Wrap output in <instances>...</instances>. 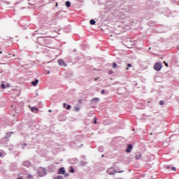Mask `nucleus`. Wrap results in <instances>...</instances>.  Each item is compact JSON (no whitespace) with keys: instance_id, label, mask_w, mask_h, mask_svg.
<instances>
[{"instance_id":"nucleus-1","label":"nucleus","mask_w":179,"mask_h":179,"mask_svg":"<svg viewBox=\"0 0 179 179\" xmlns=\"http://www.w3.org/2000/svg\"><path fill=\"white\" fill-rule=\"evenodd\" d=\"M111 170H113V168H110L107 171V173L108 174H109V176H114L115 175V173H124V171H111Z\"/></svg>"},{"instance_id":"nucleus-2","label":"nucleus","mask_w":179,"mask_h":179,"mask_svg":"<svg viewBox=\"0 0 179 179\" xmlns=\"http://www.w3.org/2000/svg\"><path fill=\"white\" fill-rule=\"evenodd\" d=\"M58 64L60 65V66H66V64H65V62L63 59L58 60Z\"/></svg>"},{"instance_id":"nucleus-3","label":"nucleus","mask_w":179,"mask_h":179,"mask_svg":"<svg viewBox=\"0 0 179 179\" xmlns=\"http://www.w3.org/2000/svg\"><path fill=\"white\" fill-rule=\"evenodd\" d=\"M132 148H133L132 145L131 144H129L127 145V148L126 150L127 153H130V152L132 150Z\"/></svg>"},{"instance_id":"nucleus-4","label":"nucleus","mask_w":179,"mask_h":179,"mask_svg":"<svg viewBox=\"0 0 179 179\" xmlns=\"http://www.w3.org/2000/svg\"><path fill=\"white\" fill-rule=\"evenodd\" d=\"M1 89H8V87H10V84H9V83H7L6 85L1 84Z\"/></svg>"},{"instance_id":"nucleus-5","label":"nucleus","mask_w":179,"mask_h":179,"mask_svg":"<svg viewBox=\"0 0 179 179\" xmlns=\"http://www.w3.org/2000/svg\"><path fill=\"white\" fill-rule=\"evenodd\" d=\"M58 174H65V168H60L58 171Z\"/></svg>"},{"instance_id":"nucleus-6","label":"nucleus","mask_w":179,"mask_h":179,"mask_svg":"<svg viewBox=\"0 0 179 179\" xmlns=\"http://www.w3.org/2000/svg\"><path fill=\"white\" fill-rule=\"evenodd\" d=\"M141 157H142V154L141 153H137L135 156V159L136 160H139V159H141Z\"/></svg>"},{"instance_id":"nucleus-7","label":"nucleus","mask_w":179,"mask_h":179,"mask_svg":"<svg viewBox=\"0 0 179 179\" xmlns=\"http://www.w3.org/2000/svg\"><path fill=\"white\" fill-rule=\"evenodd\" d=\"M38 83V79H36L34 81H33L32 83H31V85H33V86H37V84Z\"/></svg>"},{"instance_id":"nucleus-8","label":"nucleus","mask_w":179,"mask_h":179,"mask_svg":"<svg viewBox=\"0 0 179 179\" xmlns=\"http://www.w3.org/2000/svg\"><path fill=\"white\" fill-rule=\"evenodd\" d=\"M162 69V63H157V71H160Z\"/></svg>"},{"instance_id":"nucleus-9","label":"nucleus","mask_w":179,"mask_h":179,"mask_svg":"<svg viewBox=\"0 0 179 179\" xmlns=\"http://www.w3.org/2000/svg\"><path fill=\"white\" fill-rule=\"evenodd\" d=\"M31 111L32 113H34V111H38V109L36 107H32V108H31Z\"/></svg>"},{"instance_id":"nucleus-10","label":"nucleus","mask_w":179,"mask_h":179,"mask_svg":"<svg viewBox=\"0 0 179 179\" xmlns=\"http://www.w3.org/2000/svg\"><path fill=\"white\" fill-rule=\"evenodd\" d=\"M65 5L67 8H71V1H66Z\"/></svg>"},{"instance_id":"nucleus-11","label":"nucleus","mask_w":179,"mask_h":179,"mask_svg":"<svg viewBox=\"0 0 179 179\" xmlns=\"http://www.w3.org/2000/svg\"><path fill=\"white\" fill-rule=\"evenodd\" d=\"M90 24L93 25V24H96V21L94 20H91L90 21Z\"/></svg>"},{"instance_id":"nucleus-12","label":"nucleus","mask_w":179,"mask_h":179,"mask_svg":"<svg viewBox=\"0 0 179 179\" xmlns=\"http://www.w3.org/2000/svg\"><path fill=\"white\" fill-rule=\"evenodd\" d=\"M12 134H13V132H8L7 133L6 138H9V136H11Z\"/></svg>"},{"instance_id":"nucleus-13","label":"nucleus","mask_w":179,"mask_h":179,"mask_svg":"<svg viewBox=\"0 0 179 179\" xmlns=\"http://www.w3.org/2000/svg\"><path fill=\"white\" fill-rule=\"evenodd\" d=\"M163 145H164V146H169V141H165L163 143Z\"/></svg>"},{"instance_id":"nucleus-14","label":"nucleus","mask_w":179,"mask_h":179,"mask_svg":"<svg viewBox=\"0 0 179 179\" xmlns=\"http://www.w3.org/2000/svg\"><path fill=\"white\" fill-rule=\"evenodd\" d=\"M54 179H63L62 176H59L57 177H55Z\"/></svg>"},{"instance_id":"nucleus-15","label":"nucleus","mask_w":179,"mask_h":179,"mask_svg":"<svg viewBox=\"0 0 179 179\" xmlns=\"http://www.w3.org/2000/svg\"><path fill=\"white\" fill-rule=\"evenodd\" d=\"M75 111H79L80 110V107H75L74 108Z\"/></svg>"},{"instance_id":"nucleus-16","label":"nucleus","mask_w":179,"mask_h":179,"mask_svg":"<svg viewBox=\"0 0 179 179\" xmlns=\"http://www.w3.org/2000/svg\"><path fill=\"white\" fill-rule=\"evenodd\" d=\"M159 104V106H164V101H160Z\"/></svg>"},{"instance_id":"nucleus-17","label":"nucleus","mask_w":179,"mask_h":179,"mask_svg":"<svg viewBox=\"0 0 179 179\" xmlns=\"http://www.w3.org/2000/svg\"><path fill=\"white\" fill-rule=\"evenodd\" d=\"M154 69L155 71H157V63H155V66H154Z\"/></svg>"},{"instance_id":"nucleus-18","label":"nucleus","mask_w":179,"mask_h":179,"mask_svg":"<svg viewBox=\"0 0 179 179\" xmlns=\"http://www.w3.org/2000/svg\"><path fill=\"white\" fill-rule=\"evenodd\" d=\"M99 98H94L92 99V101H99Z\"/></svg>"},{"instance_id":"nucleus-19","label":"nucleus","mask_w":179,"mask_h":179,"mask_svg":"<svg viewBox=\"0 0 179 179\" xmlns=\"http://www.w3.org/2000/svg\"><path fill=\"white\" fill-rule=\"evenodd\" d=\"M70 173H75V169H73V168H71L70 169Z\"/></svg>"},{"instance_id":"nucleus-20","label":"nucleus","mask_w":179,"mask_h":179,"mask_svg":"<svg viewBox=\"0 0 179 179\" xmlns=\"http://www.w3.org/2000/svg\"><path fill=\"white\" fill-rule=\"evenodd\" d=\"M94 124H97V118L94 117Z\"/></svg>"},{"instance_id":"nucleus-21","label":"nucleus","mask_w":179,"mask_h":179,"mask_svg":"<svg viewBox=\"0 0 179 179\" xmlns=\"http://www.w3.org/2000/svg\"><path fill=\"white\" fill-rule=\"evenodd\" d=\"M171 170H173V171H176V170H177V169L176 167L173 166L171 168Z\"/></svg>"},{"instance_id":"nucleus-22","label":"nucleus","mask_w":179,"mask_h":179,"mask_svg":"<svg viewBox=\"0 0 179 179\" xmlns=\"http://www.w3.org/2000/svg\"><path fill=\"white\" fill-rule=\"evenodd\" d=\"M117 66V64L116 63H113V68H115Z\"/></svg>"},{"instance_id":"nucleus-23","label":"nucleus","mask_w":179,"mask_h":179,"mask_svg":"<svg viewBox=\"0 0 179 179\" xmlns=\"http://www.w3.org/2000/svg\"><path fill=\"white\" fill-rule=\"evenodd\" d=\"M101 93V94H104V93H106V91L104 90H102Z\"/></svg>"},{"instance_id":"nucleus-24","label":"nucleus","mask_w":179,"mask_h":179,"mask_svg":"<svg viewBox=\"0 0 179 179\" xmlns=\"http://www.w3.org/2000/svg\"><path fill=\"white\" fill-rule=\"evenodd\" d=\"M71 105H68L67 107H66V110H69L71 108Z\"/></svg>"},{"instance_id":"nucleus-25","label":"nucleus","mask_w":179,"mask_h":179,"mask_svg":"<svg viewBox=\"0 0 179 179\" xmlns=\"http://www.w3.org/2000/svg\"><path fill=\"white\" fill-rule=\"evenodd\" d=\"M127 66H128V68H131V67L132 66V64H127Z\"/></svg>"},{"instance_id":"nucleus-26","label":"nucleus","mask_w":179,"mask_h":179,"mask_svg":"<svg viewBox=\"0 0 179 179\" xmlns=\"http://www.w3.org/2000/svg\"><path fill=\"white\" fill-rule=\"evenodd\" d=\"M5 154L3 152H0V157H2Z\"/></svg>"},{"instance_id":"nucleus-27","label":"nucleus","mask_w":179,"mask_h":179,"mask_svg":"<svg viewBox=\"0 0 179 179\" xmlns=\"http://www.w3.org/2000/svg\"><path fill=\"white\" fill-rule=\"evenodd\" d=\"M63 107L65 108V107H66V103H63Z\"/></svg>"},{"instance_id":"nucleus-28","label":"nucleus","mask_w":179,"mask_h":179,"mask_svg":"<svg viewBox=\"0 0 179 179\" xmlns=\"http://www.w3.org/2000/svg\"><path fill=\"white\" fill-rule=\"evenodd\" d=\"M164 62L166 66H169V64L166 63V62Z\"/></svg>"},{"instance_id":"nucleus-29","label":"nucleus","mask_w":179,"mask_h":179,"mask_svg":"<svg viewBox=\"0 0 179 179\" xmlns=\"http://www.w3.org/2000/svg\"><path fill=\"white\" fill-rule=\"evenodd\" d=\"M31 175H28V178H31Z\"/></svg>"},{"instance_id":"nucleus-30","label":"nucleus","mask_w":179,"mask_h":179,"mask_svg":"<svg viewBox=\"0 0 179 179\" xmlns=\"http://www.w3.org/2000/svg\"><path fill=\"white\" fill-rule=\"evenodd\" d=\"M166 169L169 170V169H170V166H166Z\"/></svg>"},{"instance_id":"nucleus-31","label":"nucleus","mask_w":179,"mask_h":179,"mask_svg":"<svg viewBox=\"0 0 179 179\" xmlns=\"http://www.w3.org/2000/svg\"><path fill=\"white\" fill-rule=\"evenodd\" d=\"M129 69L128 67L126 68V71H128Z\"/></svg>"},{"instance_id":"nucleus-32","label":"nucleus","mask_w":179,"mask_h":179,"mask_svg":"<svg viewBox=\"0 0 179 179\" xmlns=\"http://www.w3.org/2000/svg\"><path fill=\"white\" fill-rule=\"evenodd\" d=\"M55 6H56V7L58 6V3H56Z\"/></svg>"},{"instance_id":"nucleus-33","label":"nucleus","mask_w":179,"mask_h":179,"mask_svg":"<svg viewBox=\"0 0 179 179\" xmlns=\"http://www.w3.org/2000/svg\"><path fill=\"white\" fill-rule=\"evenodd\" d=\"M0 54H2V52L0 51Z\"/></svg>"},{"instance_id":"nucleus-34","label":"nucleus","mask_w":179,"mask_h":179,"mask_svg":"<svg viewBox=\"0 0 179 179\" xmlns=\"http://www.w3.org/2000/svg\"><path fill=\"white\" fill-rule=\"evenodd\" d=\"M97 79H99V78H97ZM97 79H95V80H97Z\"/></svg>"},{"instance_id":"nucleus-35","label":"nucleus","mask_w":179,"mask_h":179,"mask_svg":"<svg viewBox=\"0 0 179 179\" xmlns=\"http://www.w3.org/2000/svg\"><path fill=\"white\" fill-rule=\"evenodd\" d=\"M178 50H179V48H178Z\"/></svg>"}]
</instances>
